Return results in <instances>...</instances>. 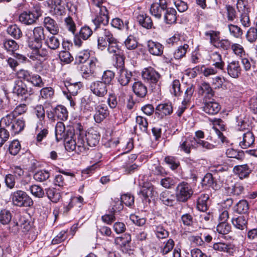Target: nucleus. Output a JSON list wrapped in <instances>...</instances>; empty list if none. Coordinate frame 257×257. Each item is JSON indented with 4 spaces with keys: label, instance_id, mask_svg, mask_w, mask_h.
Segmentation results:
<instances>
[{
    "label": "nucleus",
    "instance_id": "10",
    "mask_svg": "<svg viewBox=\"0 0 257 257\" xmlns=\"http://www.w3.org/2000/svg\"><path fill=\"white\" fill-rule=\"evenodd\" d=\"M95 18L93 20L95 28L99 29L105 26L108 24V12L106 7H102L96 12Z\"/></svg>",
    "mask_w": 257,
    "mask_h": 257
},
{
    "label": "nucleus",
    "instance_id": "44",
    "mask_svg": "<svg viewBox=\"0 0 257 257\" xmlns=\"http://www.w3.org/2000/svg\"><path fill=\"white\" fill-rule=\"evenodd\" d=\"M213 175L214 174L212 172L207 173L202 179V184L203 186L210 187L214 190H217L218 186L214 180Z\"/></svg>",
    "mask_w": 257,
    "mask_h": 257
},
{
    "label": "nucleus",
    "instance_id": "27",
    "mask_svg": "<svg viewBox=\"0 0 257 257\" xmlns=\"http://www.w3.org/2000/svg\"><path fill=\"white\" fill-rule=\"evenodd\" d=\"M248 217L247 215L234 216L231 219L233 226L239 230L246 229L247 227Z\"/></svg>",
    "mask_w": 257,
    "mask_h": 257
},
{
    "label": "nucleus",
    "instance_id": "13",
    "mask_svg": "<svg viewBox=\"0 0 257 257\" xmlns=\"http://www.w3.org/2000/svg\"><path fill=\"white\" fill-rule=\"evenodd\" d=\"M99 65V62L96 58H91L87 64L83 65L81 67L82 77L87 79L92 76L95 73V70Z\"/></svg>",
    "mask_w": 257,
    "mask_h": 257
},
{
    "label": "nucleus",
    "instance_id": "45",
    "mask_svg": "<svg viewBox=\"0 0 257 257\" xmlns=\"http://www.w3.org/2000/svg\"><path fill=\"white\" fill-rule=\"evenodd\" d=\"M139 24L143 27L149 29L153 26V22L150 17L146 14L139 15L137 17Z\"/></svg>",
    "mask_w": 257,
    "mask_h": 257
},
{
    "label": "nucleus",
    "instance_id": "52",
    "mask_svg": "<svg viewBox=\"0 0 257 257\" xmlns=\"http://www.w3.org/2000/svg\"><path fill=\"white\" fill-rule=\"evenodd\" d=\"M50 177V173L48 171L41 170L35 173L33 176L34 179L37 182H42L46 181Z\"/></svg>",
    "mask_w": 257,
    "mask_h": 257
},
{
    "label": "nucleus",
    "instance_id": "18",
    "mask_svg": "<svg viewBox=\"0 0 257 257\" xmlns=\"http://www.w3.org/2000/svg\"><path fill=\"white\" fill-rule=\"evenodd\" d=\"M167 5L166 0H159V3H153L151 5L150 13L157 19H160L162 13L165 12Z\"/></svg>",
    "mask_w": 257,
    "mask_h": 257
},
{
    "label": "nucleus",
    "instance_id": "63",
    "mask_svg": "<svg viewBox=\"0 0 257 257\" xmlns=\"http://www.w3.org/2000/svg\"><path fill=\"white\" fill-rule=\"evenodd\" d=\"M28 82L31 83L33 86L38 87H42L44 85L41 76L33 73Z\"/></svg>",
    "mask_w": 257,
    "mask_h": 257
},
{
    "label": "nucleus",
    "instance_id": "20",
    "mask_svg": "<svg viewBox=\"0 0 257 257\" xmlns=\"http://www.w3.org/2000/svg\"><path fill=\"white\" fill-rule=\"evenodd\" d=\"M13 93L18 96L30 95L32 94L31 90H29L27 85L20 80L15 81Z\"/></svg>",
    "mask_w": 257,
    "mask_h": 257
},
{
    "label": "nucleus",
    "instance_id": "12",
    "mask_svg": "<svg viewBox=\"0 0 257 257\" xmlns=\"http://www.w3.org/2000/svg\"><path fill=\"white\" fill-rule=\"evenodd\" d=\"M73 133L70 128L66 131L65 125L62 121H59L55 126V137L58 142L63 140L66 143V140L71 138Z\"/></svg>",
    "mask_w": 257,
    "mask_h": 257
},
{
    "label": "nucleus",
    "instance_id": "23",
    "mask_svg": "<svg viewBox=\"0 0 257 257\" xmlns=\"http://www.w3.org/2000/svg\"><path fill=\"white\" fill-rule=\"evenodd\" d=\"M233 172L241 179L248 178L251 173L250 166L247 164L236 165L233 168Z\"/></svg>",
    "mask_w": 257,
    "mask_h": 257
},
{
    "label": "nucleus",
    "instance_id": "32",
    "mask_svg": "<svg viewBox=\"0 0 257 257\" xmlns=\"http://www.w3.org/2000/svg\"><path fill=\"white\" fill-rule=\"evenodd\" d=\"M173 111L171 102L161 103L156 108V113H158L161 117L170 115Z\"/></svg>",
    "mask_w": 257,
    "mask_h": 257
},
{
    "label": "nucleus",
    "instance_id": "64",
    "mask_svg": "<svg viewBox=\"0 0 257 257\" xmlns=\"http://www.w3.org/2000/svg\"><path fill=\"white\" fill-rule=\"evenodd\" d=\"M164 161L172 170L176 169L180 165L179 160L175 157L167 156L165 158Z\"/></svg>",
    "mask_w": 257,
    "mask_h": 257
},
{
    "label": "nucleus",
    "instance_id": "19",
    "mask_svg": "<svg viewBox=\"0 0 257 257\" xmlns=\"http://www.w3.org/2000/svg\"><path fill=\"white\" fill-rule=\"evenodd\" d=\"M95 113L93 117L97 123L101 122L109 115V111L105 104L97 105L95 107Z\"/></svg>",
    "mask_w": 257,
    "mask_h": 257
},
{
    "label": "nucleus",
    "instance_id": "57",
    "mask_svg": "<svg viewBox=\"0 0 257 257\" xmlns=\"http://www.w3.org/2000/svg\"><path fill=\"white\" fill-rule=\"evenodd\" d=\"M226 155L228 158H235L238 160H242L244 156L242 151H238L231 148L226 150Z\"/></svg>",
    "mask_w": 257,
    "mask_h": 257
},
{
    "label": "nucleus",
    "instance_id": "50",
    "mask_svg": "<svg viewBox=\"0 0 257 257\" xmlns=\"http://www.w3.org/2000/svg\"><path fill=\"white\" fill-rule=\"evenodd\" d=\"M199 93L209 98L213 97L214 95V91L210 84L206 82H203L201 84L199 89Z\"/></svg>",
    "mask_w": 257,
    "mask_h": 257
},
{
    "label": "nucleus",
    "instance_id": "2",
    "mask_svg": "<svg viewBox=\"0 0 257 257\" xmlns=\"http://www.w3.org/2000/svg\"><path fill=\"white\" fill-rule=\"evenodd\" d=\"M1 124L8 128L12 135H16L24 130L25 121L23 118H17L12 115H7L1 119Z\"/></svg>",
    "mask_w": 257,
    "mask_h": 257
},
{
    "label": "nucleus",
    "instance_id": "36",
    "mask_svg": "<svg viewBox=\"0 0 257 257\" xmlns=\"http://www.w3.org/2000/svg\"><path fill=\"white\" fill-rule=\"evenodd\" d=\"M210 60L212 62V65L216 69L223 70L224 66V63L222 61V56L218 52H214L211 54Z\"/></svg>",
    "mask_w": 257,
    "mask_h": 257
},
{
    "label": "nucleus",
    "instance_id": "5",
    "mask_svg": "<svg viewBox=\"0 0 257 257\" xmlns=\"http://www.w3.org/2000/svg\"><path fill=\"white\" fill-rule=\"evenodd\" d=\"M46 115L49 120L54 122L56 120L60 121L66 120L68 117V112L66 107L62 105H58L46 111Z\"/></svg>",
    "mask_w": 257,
    "mask_h": 257
},
{
    "label": "nucleus",
    "instance_id": "40",
    "mask_svg": "<svg viewBox=\"0 0 257 257\" xmlns=\"http://www.w3.org/2000/svg\"><path fill=\"white\" fill-rule=\"evenodd\" d=\"M107 45L106 47L107 50L109 54H112L113 56H115L123 52L120 49L118 45V41L115 38L107 43Z\"/></svg>",
    "mask_w": 257,
    "mask_h": 257
},
{
    "label": "nucleus",
    "instance_id": "35",
    "mask_svg": "<svg viewBox=\"0 0 257 257\" xmlns=\"http://www.w3.org/2000/svg\"><path fill=\"white\" fill-rule=\"evenodd\" d=\"M236 119L237 122L236 130L237 132V134H240L242 132H245L247 130H249V122L246 118L237 116Z\"/></svg>",
    "mask_w": 257,
    "mask_h": 257
},
{
    "label": "nucleus",
    "instance_id": "15",
    "mask_svg": "<svg viewBox=\"0 0 257 257\" xmlns=\"http://www.w3.org/2000/svg\"><path fill=\"white\" fill-rule=\"evenodd\" d=\"M36 48H30L32 52L29 55V58L32 61H42L46 59L48 56V51L46 48H42V46H37Z\"/></svg>",
    "mask_w": 257,
    "mask_h": 257
},
{
    "label": "nucleus",
    "instance_id": "3",
    "mask_svg": "<svg viewBox=\"0 0 257 257\" xmlns=\"http://www.w3.org/2000/svg\"><path fill=\"white\" fill-rule=\"evenodd\" d=\"M94 31L97 37V48L100 50L105 49L108 45L107 43L115 38L112 32L106 27L94 28Z\"/></svg>",
    "mask_w": 257,
    "mask_h": 257
},
{
    "label": "nucleus",
    "instance_id": "28",
    "mask_svg": "<svg viewBox=\"0 0 257 257\" xmlns=\"http://www.w3.org/2000/svg\"><path fill=\"white\" fill-rule=\"evenodd\" d=\"M43 23L45 27L50 34L56 35L59 33V28L54 20L50 17H47L44 18Z\"/></svg>",
    "mask_w": 257,
    "mask_h": 257
},
{
    "label": "nucleus",
    "instance_id": "7",
    "mask_svg": "<svg viewBox=\"0 0 257 257\" xmlns=\"http://www.w3.org/2000/svg\"><path fill=\"white\" fill-rule=\"evenodd\" d=\"M46 40L44 29L41 27H35L33 31V37H29L27 42L29 48H36L37 46H42L43 40Z\"/></svg>",
    "mask_w": 257,
    "mask_h": 257
},
{
    "label": "nucleus",
    "instance_id": "34",
    "mask_svg": "<svg viewBox=\"0 0 257 257\" xmlns=\"http://www.w3.org/2000/svg\"><path fill=\"white\" fill-rule=\"evenodd\" d=\"M19 21L23 24L30 25L34 24L37 20L31 11H24L19 16Z\"/></svg>",
    "mask_w": 257,
    "mask_h": 257
},
{
    "label": "nucleus",
    "instance_id": "59",
    "mask_svg": "<svg viewBox=\"0 0 257 257\" xmlns=\"http://www.w3.org/2000/svg\"><path fill=\"white\" fill-rule=\"evenodd\" d=\"M90 156L91 159L94 160L93 162H94L89 168L90 171L91 172L99 166V163L100 162V159L102 157V154L99 152H93L91 153Z\"/></svg>",
    "mask_w": 257,
    "mask_h": 257
},
{
    "label": "nucleus",
    "instance_id": "8",
    "mask_svg": "<svg viewBox=\"0 0 257 257\" xmlns=\"http://www.w3.org/2000/svg\"><path fill=\"white\" fill-rule=\"evenodd\" d=\"M236 7L240 13L239 19L242 25L244 27H249L251 24L249 17V8L247 7L244 0H238Z\"/></svg>",
    "mask_w": 257,
    "mask_h": 257
},
{
    "label": "nucleus",
    "instance_id": "61",
    "mask_svg": "<svg viewBox=\"0 0 257 257\" xmlns=\"http://www.w3.org/2000/svg\"><path fill=\"white\" fill-rule=\"evenodd\" d=\"M89 51L87 50H84L78 53L75 57V60L78 64L84 63L89 58Z\"/></svg>",
    "mask_w": 257,
    "mask_h": 257
},
{
    "label": "nucleus",
    "instance_id": "47",
    "mask_svg": "<svg viewBox=\"0 0 257 257\" xmlns=\"http://www.w3.org/2000/svg\"><path fill=\"white\" fill-rule=\"evenodd\" d=\"M46 194L48 198L53 203H57L61 198V195L54 188L46 189Z\"/></svg>",
    "mask_w": 257,
    "mask_h": 257
},
{
    "label": "nucleus",
    "instance_id": "48",
    "mask_svg": "<svg viewBox=\"0 0 257 257\" xmlns=\"http://www.w3.org/2000/svg\"><path fill=\"white\" fill-rule=\"evenodd\" d=\"M82 105L84 108L89 111L93 110V107L97 105L94 98L92 96H89L88 97L85 96L81 99Z\"/></svg>",
    "mask_w": 257,
    "mask_h": 257
},
{
    "label": "nucleus",
    "instance_id": "6",
    "mask_svg": "<svg viewBox=\"0 0 257 257\" xmlns=\"http://www.w3.org/2000/svg\"><path fill=\"white\" fill-rule=\"evenodd\" d=\"M12 200L15 205L19 207H30L33 204L32 198L21 190L14 192L12 194Z\"/></svg>",
    "mask_w": 257,
    "mask_h": 257
},
{
    "label": "nucleus",
    "instance_id": "24",
    "mask_svg": "<svg viewBox=\"0 0 257 257\" xmlns=\"http://www.w3.org/2000/svg\"><path fill=\"white\" fill-rule=\"evenodd\" d=\"M160 199L164 205L168 206H173L177 200L175 194L168 190H165L160 195Z\"/></svg>",
    "mask_w": 257,
    "mask_h": 257
},
{
    "label": "nucleus",
    "instance_id": "37",
    "mask_svg": "<svg viewBox=\"0 0 257 257\" xmlns=\"http://www.w3.org/2000/svg\"><path fill=\"white\" fill-rule=\"evenodd\" d=\"M249 210V204L246 200H240L233 207V210L238 214L247 215Z\"/></svg>",
    "mask_w": 257,
    "mask_h": 257
},
{
    "label": "nucleus",
    "instance_id": "4",
    "mask_svg": "<svg viewBox=\"0 0 257 257\" xmlns=\"http://www.w3.org/2000/svg\"><path fill=\"white\" fill-rule=\"evenodd\" d=\"M194 190L191 184L185 181L179 183L175 189V194L177 201L181 202H186L192 196Z\"/></svg>",
    "mask_w": 257,
    "mask_h": 257
},
{
    "label": "nucleus",
    "instance_id": "33",
    "mask_svg": "<svg viewBox=\"0 0 257 257\" xmlns=\"http://www.w3.org/2000/svg\"><path fill=\"white\" fill-rule=\"evenodd\" d=\"M132 74L126 69L119 70L118 71V81L122 86H126L131 81Z\"/></svg>",
    "mask_w": 257,
    "mask_h": 257
},
{
    "label": "nucleus",
    "instance_id": "11",
    "mask_svg": "<svg viewBox=\"0 0 257 257\" xmlns=\"http://www.w3.org/2000/svg\"><path fill=\"white\" fill-rule=\"evenodd\" d=\"M143 80L150 84H156L161 77L160 74L154 68L148 67L144 68L142 72Z\"/></svg>",
    "mask_w": 257,
    "mask_h": 257
},
{
    "label": "nucleus",
    "instance_id": "55",
    "mask_svg": "<svg viewBox=\"0 0 257 257\" xmlns=\"http://www.w3.org/2000/svg\"><path fill=\"white\" fill-rule=\"evenodd\" d=\"M180 86L181 84L179 80L175 79L173 81L170 88L171 93L176 97L180 96L182 93V91H181Z\"/></svg>",
    "mask_w": 257,
    "mask_h": 257
},
{
    "label": "nucleus",
    "instance_id": "56",
    "mask_svg": "<svg viewBox=\"0 0 257 257\" xmlns=\"http://www.w3.org/2000/svg\"><path fill=\"white\" fill-rule=\"evenodd\" d=\"M3 46L5 50L9 52H14L19 48L17 42L11 39H6L3 42Z\"/></svg>",
    "mask_w": 257,
    "mask_h": 257
},
{
    "label": "nucleus",
    "instance_id": "30",
    "mask_svg": "<svg viewBox=\"0 0 257 257\" xmlns=\"http://www.w3.org/2000/svg\"><path fill=\"white\" fill-rule=\"evenodd\" d=\"M84 136L88 147H94L99 141L100 135L95 130H89Z\"/></svg>",
    "mask_w": 257,
    "mask_h": 257
},
{
    "label": "nucleus",
    "instance_id": "25",
    "mask_svg": "<svg viewBox=\"0 0 257 257\" xmlns=\"http://www.w3.org/2000/svg\"><path fill=\"white\" fill-rule=\"evenodd\" d=\"M226 69L228 74L232 78H237L241 74V68L238 61L228 62Z\"/></svg>",
    "mask_w": 257,
    "mask_h": 257
},
{
    "label": "nucleus",
    "instance_id": "51",
    "mask_svg": "<svg viewBox=\"0 0 257 257\" xmlns=\"http://www.w3.org/2000/svg\"><path fill=\"white\" fill-rule=\"evenodd\" d=\"M131 241L130 234L125 233L121 236L117 237L114 239V243L120 247H124L128 245Z\"/></svg>",
    "mask_w": 257,
    "mask_h": 257
},
{
    "label": "nucleus",
    "instance_id": "42",
    "mask_svg": "<svg viewBox=\"0 0 257 257\" xmlns=\"http://www.w3.org/2000/svg\"><path fill=\"white\" fill-rule=\"evenodd\" d=\"M156 237L159 239H164L168 237L169 233L163 225L155 224L152 226Z\"/></svg>",
    "mask_w": 257,
    "mask_h": 257
},
{
    "label": "nucleus",
    "instance_id": "43",
    "mask_svg": "<svg viewBox=\"0 0 257 257\" xmlns=\"http://www.w3.org/2000/svg\"><path fill=\"white\" fill-rule=\"evenodd\" d=\"M34 113L39 119L37 124L42 125L45 123V112L44 108L42 105H37L34 108Z\"/></svg>",
    "mask_w": 257,
    "mask_h": 257
},
{
    "label": "nucleus",
    "instance_id": "46",
    "mask_svg": "<svg viewBox=\"0 0 257 257\" xmlns=\"http://www.w3.org/2000/svg\"><path fill=\"white\" fill-rule=\"evenodd\" d=\"M36 131L37 133L36 139L38 143H41L43 140L47 137L49 134L48 127L43 126V124L41 125L40 124H37Z\"/></svg>",
    "mask_w": 257,
    "mask_h": 257
},
{
    "label": "nucleus",
    "instance_id": "9",
    "mask_svg": "<svg viewBox=\"0 0 257 257\" xmlns=\"http://www.w3.org/2000/svg\"><path fill=\"white\" fill-rule=\"evenodd\" d=\"M237 140L239 146L242 149H246L253 147L255 142V136L250 130L242 132L237 134Z\"/></svg>",
    "mask_w": 257,
    "mask_h": 257
},
{
    "label": "nucleus",
    "instance_id": "53",
    "mask_svg": "<svg viewBox=\"0 0 257 257\" xmlns=\"http://www.w3.org/2000/svg\"><path fill=\"white\" fill-rule=\"evenodd\" d=\"M7 32L9 35L16 39H19L22 36V32L17 25L10 26L7 29Z\"/></svg>",
    "mask_w": 257,
    "mask_h": 257
},
{
    "label": "nucleus",
    "instance_id": "17",
    "mask_svg": "<svg viewBox=\"0 0 257 257\" xmlns=\"http://www.w3.org/2000/svg\"><path fill=\"white\" fill-rule=\"evenodd\" d=\"M50 13L54 15L62 16L65 13V8L62 5L61 0H48Z\"/></svg>",
    "mask_w": 257,
    "mask_h": 257
},
{
    "label": "nucleus",
    "instance_id": "31",
    "mask_svg": "<svg viewBox=\"0 0 257 257\" xmlns=\"http://www.w3.org/2000/svg\"><path fill=\"white\" fill-rule=\"evenodd\" d=\"M209 199L208 194L205 193L200 194L197 200V209L202 212L206 211L209 206Z\"/></svg>",
    "mask_w": 257,
    "mask_h": 257
},
{
    "label": "nucleus",
    "instance_id": "58",
    "mask_svg": "<svg viewBox=\"0 0 257 257\" xmlns=\"http://www.w3.org/2000/svg\"><path fill=\"white\" fill-rule=\"evenodd\" d=\"M230 48L233 53L236 56L240 58L245 56V52L243 47L241 45L237 43H233L231 44Z\"/></svg>",
    "mask_w": 257,
    "mask_h": 257
},
{
    "label": "nucleus",
    "instance_id": "49",
    "mask_svg": "<svg viewBox=\"0 0 257 257\" xmlns=\"http://www.w3.org/2000/svg\"><path fill=\"white\" fill-rule=\"evenodd\" d=\"M183 39V36L179 33H176L173 36L167 39L166 43L169 47L173 46L175 45H182Z\"/></svg>",
    "mask_w": 257,
    "mask_h": 257
},
{
    "label": "nucleus",
    "instance_id": "54",
    "mask_svg": "<svg viewBox=\"0 0 257 257\" xmlns=\"http://www.w3.org/2000/svg\"><path fill=\"white\" fill-rule=\"evenodd\" d=\"M228 29L230 35L235 38H240L243 34L242 30L237 25L229 24Z\"/></svg>",
    "mask_w": 257,
    "mask_h": 257
},
{
    "label": "nucleus",
    "instance_id": "29",
    "mask_svg": "<svg viewBox=\"0 0 257 257\" xmlns=\"http://www.w3.org/2000/svg\"><path fill=\"white\" fill-rule=\"evenodd\" d=\"M132 89L137 97L140 98H145L148 92L147 86L140 81L135 82L133 84Z\"/></svg>",
    "mask_w": 257,
    "mask_h": 257
},
{
    "label": "nucleus",
    "instance_id": "14",
    "mask_svg": "<svg viewBox=\"0 0 257 257\" xmlns=\"http://www.w3.org/2000/svg\"><path fill=\"white\" fill-rule=\"evenodd\" d=\"M64 85L66 90H63V93L71 103L73 101L72 96H75L77 94L78 90L81 86V84L80 82H71L70 81H66L64 82Z\"/></svg>",
    "mask_w": 257,
    "mask_h": 257
},
{
    "label": "nucleus",
    "instance_id": "21",
    "mask_svg": "<svg viewBox=\"0 0 257 257\" xmlns=\"http://www.w3.org/2000/svg\"><path fill=\"white\" fill-rule=\"evenodd\" d=\"M194 142V137H184L180 142L179 149L186 154H190L191 149H195Z\"/></svg>",
    "mask_w": 257,
    "mask_h": 257
},
{
    "label": "nucleus",
    "instance_id": "22",
    "mask_svg": "<svg viewBox=\"0 0 257 257\" xmlns=\"http://www.w3.org/2000/svg\"><path fill=\"white\" fill-rule=\"evenodd\" d=\"M147 46L148 52L152 55L160 56L163 53L164 46L158 42L149 40Z\"/></svg>",
    "mask_w": 257,
    "mask_h": 257
},
{
    "label": "nucleus",
    "instance_id": "1",
    "mask_svg": "<svg viewBox=\"0 0 257 257\" xmlns=\"http://www.w3.org/2000/svg\"><path fill=\"white\" fill-rule=\"evenodd\" d=\"M66 149L69 151H75L77 153L84 152L88 149L84 134H78L73 135L68 140H66L65 144Z\"/></svg>",
    "mask_w": 257,
    "mask_h": 257
},
{
    "label": "nucleus",
    "instance_id": "62",
    "mask_svg": "<svg viewBox=\"0 0 257 257\" xmlns=\"http://www.w3.org/2000/svg\"><path fill=\"white\" fill-rule=\"evenodd\" d=\"M111 208L110 209V212L114 214L115 212H119L122 210L123 205L121 200L117 198H114L112 200L111 203Z\"/></svg>",
    "mask_w": 257,
    "mask_h": 257
},
{
    "label": "nucleus",
    "instance_id": "16",
    "mask_svg": "<svg viewBox=\"0 0 257 257\" xmlns=\"http://www.w3.org/2000/svg\"><path fill=\"white\" fill-rule=\"evenodd\" d=\"M107 85L101 81H95L90 85L91 91L98 97H103L107 93Z\"/></svg>",
    "mask_w": 257,
    "mask_h": 257
},
{
    "label": "nucleus",
    "instance_id": "26",
    "mask_svg": "<svg viewBox=\"0 0 257 257\" xmlns=\"http://www.w3.org/2000/svg\"><path fill=\"white\" fill-rule=\"evenodd\" d=\"M202 109L205 113L209 115H215L220 111L221 106L216 101H209L204 102Z\"/></svg>",
    "mask_w": 257,
    "mask_h": 257
},
{
    "label": "nucleus",
    "instance_id": "39",
    "mask_svg": "<svg viewBox=\"0 0 257 257\" xmlns=\"http://www.w3.org/2000/svg\"><path fill=\"white\" fill-rule=\"evenodd\" d=\"M176 10L172 8H166L164 12V20L166 24H172L176 22Z\"/></svg>",
    "mask_w": 257,
    "mask_h": 257
},
{
    "label": "nucleus",
    "instance_id": "60",
    "mask_svg": "<svg viewBox=\"0 0 257 257\" xmlns=\"http://www.w3.org/2000/svg\"><path fill=\"white\" fill-rule=\"evenodd\" d=\"M27 190L30 191L34 196L38 198H42L45 194L43 188L37 185L29 186V189Z\"/></svg>",
    "mask_w": 257,
    "mask_h": 257
},
{
    "label": "nucleus",
    "instance_id": "38",
    "mask_svg": "<svg viewBox=\"0 0 257 257\" xmlns=\"http://www.w3.org/2000/svg\"><path fill=\"white\" fill-rule=\"evenodd\" d=\"M45 44L51 50H55L60 45V40L56 35L48 36L45 41Z\"/></svg>",
    "mask_w": 257,
    "mask_h": 257
},
{
    "label": "nucleus",
    "instance_id": "41",
    "mask_svg": "<svg viewBox=\"0 0 257 257\" xmlns=\"http://www.w3.org/2000/svg\"><path fill=\"white\" fill-rule=\"evenodd\" d=\"M189 45L186 43L180 44L175 50L173 53L174 58L175 59H180L185 56L186 54L189 50Z\"/></svg>",
    "mask_w": 257,
    "mask_h": 257
}]
</instances>
